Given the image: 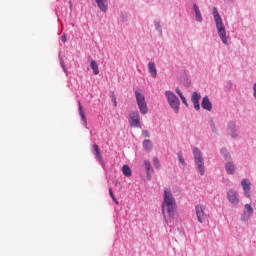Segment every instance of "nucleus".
I'll use <instances>...</instances> for the list:
<instances>
[{
	"mask_svg": "<svg viewBox=\"0 0 256 256\" xmlns=\"http://www.w3.org/2000/svg\"><path fill=\"white\" fill-rule=\"evenodd\" d=\"M194 105V109H196V111H199V109H201V106L199 105V102H192Z\"/></svg>",
	"mask_w": 256,
	"mask_h": 256,
	"instance_id": "nucleus-29",
	"label": "nucleus"
},
{
	"mask_svg": "<svg viewBox=\"0 0 256 256\" xmlns=\"http://www.w3.org/2000/svg\"><path fill=\"white\" fill-rule=\"evenodd\" d=\"M181 101L183 104H185L186 107H189V104L187 103V99L185 98V96L180 97Z\"/></svg>",
	"mask_w": 256,
	"mask_h": 256,
	"instance_id": "nucleus-28",
	"label": "nucleus"
},
{
	"mask_svg": "<svg viewBox=\"0 0 256 256\" xmlns=\"http://www.w3.org/2000/svg\"><path fill=\"white\" fill-rule=\"evenodd\" d=\"M90 67H91L94 75H97L99 73V65L97 64V61L92 60L90 63Z\"/></svg>",
	"mask_w": 256,
	"mask_h": 256,
	"instance_id": "nucleus-17",
	"label": "nucleus"
},
{
	"mask_svg": "<svg viewBox=\"0 0 256 256\" xmlns=\"http://www.w3.org/2000/svg\"><path fill=\"white\" fill-rule=\"evenodd\" d=\"M144 133H145L146 137H149V132L145 131Z\"/></svg>",
	"mask_w": 256,
	"mask_h": 256,
	"instance_id": "nucleus-34",
	"label": "nucleus"
},
{
	"mask_svg": "<svg viewBox=\"0 0 256 256\" xmlns=\"http://www.w3.org/2000/svg\"><path fill=\"white\" fill-rule=\"evenodd\" d=\"M199 99H201V95L197 92H193L191 96V101L192 102H199Z\"/></svg>",
	"mask_w": 256,
	"mask_h": 256,
	"instance_id": "nucleus-22",
	"label": "nucleus"
},
{
	"mask_svg": "<svg viewBox=\"0 0 256 256\" xmlns=\"http://www.w3.org/2000/svg\"><path fill=\"white\" fill-rule=\"evenodd\" d=\"M122 172H123V175H125V177H131L132 175L131 168H129V165H124L122 167Z\"/></svg>",
	"mask_w": 256,
	"mask_h": 256,
	"instance_id": "nucleus-19",
	"label": "nucleus"
},
{
	"mask_svg": "<svg viewBox=\"0 0 256 256\" xmlns=\"http://www.w3.org/2000/svg\"><path fill=\"white\" fill-rule=\"evenodd\" d=\"M227 199L232 205H238L239 204V197L237 196V192L235 190H229L227 192Z\"/></svg>",
	"mask_w": 256,
	"mask_h": 256,
	"instance_id": "nucleus-8",
	"label": "nucleus"
},
{
	"mask_svg": "<svg viewBox=\"0 0 256 256\" xmlns=\"http://www.w3.org/2000/svg\"><path fill=\"white\" fill-rule=\"evenodd\" d=\"M225 169L228 175H233L235 173V164H233V161H228L225 164Z\"/></svg>",
	"mask_w": 256,
	"mask_h": 256,
	"instance_id": "nucleus-13",
	"label": "nucleus"
},
{
	"mask_svg": "<svg viewBox=\"0 0 256 256\" xmlns=\"http://www.w3.org/2000/svg\"><path fill=\"white\" fill-rule=\"evenodd\" d=\"M78 105H79V115L81 116V119L84 125H87V118L85 117V112L83 111V106H81V102H79Z\"/></svg>",
	"mask_w": 256,
	"mask_h": 256,
	"instance_id": "nucleus-18",
	"label": "nucleus"
},
{
	"mask_svg": "<svg viewBox=\"0 0 256 256\" xmlns=\"http://www.w3.org/2000/svg\"><path fill=\"white\" fill-rule=\"evenodd\" d=\"M221 153L224 155L226 159H229V154L227 153V149H222Z\"/></svg>",
	"mask_w": 256,
	"mask_h": 256,
	"instance_id": "nucleus-30",
	"label": "nucleus"
},
{
	"mask_svg": "<svg viewBox=\"0 0 256 256\" xmlns=\"http://www.w3.org/2000/svg\"><path fill=\"white\" fill-rule=\"evenodd\" d=\"M61 39H62L63 43H66L67 42V35L64 34Z\"/></svg>",
	"mask_w": 256,
	"mask_h": 256,
	"instance_id": "nucleus-32",
	"label": "nucleus"
},
{
	"mask_svg": "<svg viewBox=\"0 0 256 256\" xmlns=\"http://www.w3.org/2000/svg\"><path fill=\"white\" fill-rule=\"evenodd\" d=\"M193 155H194V161L195 165L200 173V175H205V162L203 160V155L201 154V150L199 148L194 147L193 148Z\"/></svg>",
	"mask_w": 256,
	"mask_h": 256,
	"instance_id": "nucleus-3",
	"label": "nucleus"
},
{
	"mask_svg": "<svg viewBox=\"0 0 256 256\" xmlns=\"http://www.w3.org/2000/svg\"><path fill=\"white\" fill-rule=\"evenodd\" d=\"M136 103L141 115H147L149 113V108H147V102L145 101V96L139 91H135Z\"/></svg>",
	"mask_w": 256,
	"mask_h": 256,
	"instance_id": "nucleus-4",
	"label": "nucleus"
},
{
	"mask_svg": "<svg viewBox=\"0 0 256 256\" xmlns=\"http://www.w3.org/2000/svg\"><path fill=\"white\" fill-rule=\"evenodd\" d=\"M246 197H251V182L247 179H243L241 182Z\"/></svg>",
	"mask_w": 256,
	"mask_h": 256,
	"instance_id": "nucleus-9",
	"label": "nucleus"
},
{
	"mask_svg": "<svg viewBox=\"0 0 256 256\" xmlns=\"http://www.w3.org/2000/svg\"><path fill=\"white\" fill-rule=\"evenodd\" d=\"M153 163H154V167H156V169H159L161 167V165L159 163V158L154 157L153 158Z\"/></svg>",
	"mask_w": 256,
	"mask_h": 256,
	"instance_id": "nucleus-24",
	"label": "nucleus"
},
{
	"mask_svg": "<svg viewBox=\"0 0 256 256\" xmlns=\"http://www.w3.org/2000/svg\"><path fill=\"white\" fill-rule=\"evenodd\" d=\"M193 9L195 11L196 21H198V23H203V16L201 15V10H199V6H197V4H194Z\"/></svg>",
	"mask_w": 256,
	"mask_h": 256,
	"instance_id": "nucleus-15",
	"label": "nucleus"
},
{
	"mask_svg": "<svg viewBox=\"0 0 256 256\" xmlns=\"http://www.w3.org/2000/svg\"><path fill=\"white\" fill-rule=\"evenodd\" d=\"M175 91L179 97H183V93L181 92V90H179V88H176Z\"/></svg>",
	"mask_w": 256,
	"mask_h": 256,
	"instance_id": "nucleus-31",
	"label": "nucleus"
},
{
	"mask_svg": "<svg viewBox=\"0 0 256 256\" xmlns=\"http://www.w3.org/2000/svg\"><path fill=\"white\" fill-rule=\"evenodd\" d=\"M155 27H156L157 31H159L160 33L163 32V30L161 29V24L159 22L155 23Z\"/></svg>",
	"mask_w": 256,
	"mask_h": 256,
	"instance_id": "nucleus-27",
	"label": "nucleus"
},
{
	"mask_svg": "<svg viewBox=\"0 0 256 256\" xmlns=\"http://www.w3.org/2000/svg\"><path fill=\"white\" fill-rule=\"evenodd\" d=\"M111 99L114 107H117V97H115V93L111 95Z\"/></svg>",
	"mask_w": 256,
	"mask_h": 256,
	"instance_id": "nucleus-25",
	"label": "nucleus"
},
{
	"mask_svg": "<svg viewBox=\"0 0 256 256\" xmlns=\"http://www.w3.org/2000/svg\"><path fill=\"white\" fill-rule=\"evenodd\" d=\"M195 211L198 222L205 223V220L207 219V214L205 213V211H207V207H205L203 204L196 205Z\"/></svg>",
	"mask_w": 256,
	"mask_h": 256,
	"instance_id": "nucleus-7",
	"label": "nucleus"
},
{
	"mask_svg": "<svg viewBox=\"0 0 256 256\" xmlns=\"http://www.w3.org/2000/svg\"><path fill=\"white\" fill-rule=\"evenodd\" d=\"M178 159H179V162L181 163V165H183L185 167L186 163H185V160L183 159V155L178 154Z\"/></svg>",
	"mask_w": 256,
	"mask_h": 256,
	"instance_id": "nucleus-26",
	"label": "nucleus"
},
{
	"mask_svg": "<svg viewBox=\"0 0 256 256\" xmlns=\"http://www.w3.org/2000/svg\"><path fill=\"white\" fill-rule=\"evenodd\" d=\"M143 147L146 151H151V149H153V143H151V140H144Z\"/></svg>",
	"mask_w": 256,
	"mask_h": 256,
	"instance_id": "nucleus-20",
	"label": "nucleus"
},
{
	"mask_svg": "<svg viewBox=\"0 0 256 256\" xmlns=\"http://www.w3.org/2000/svg\"><path fill=\"white\" fill-rule=\"evenodd\" d=\"M212 13L216 23L218 35L222 43H224V45H227V31L225 30V26L223 25V19H221V16L219 15V11H217V7H214L212 9Z\"/></svg>",
	"mask_w": 256,
	"mask_h": 256,
	"instance_id": "nucleus-2",
	"label": "nucleus"
},
{
	"mask_svg": "<svg viewBox=\"0 0 256 256\" xmlns=\"http://www.w3.org/2000/svg\"><path fill=\"white\" fill-rule=\"evenodd\" d=\"M109 195L113 199L114 203H116V205H119V201L117 200V198H115V194H113V189L111 188H109Z\"/></svg>",
	"mask_w": 256,
	"mask_h": 256,
	"instance_id": "nucleus-23",
	"label": "nucleus"
},
{
	"mask_svg": "<svg viewBox=\"0 0 256 256\" xmlns=\"http://www.w3.org/2000/svg\"><path fill=\"white\" fill-rule=\"evenodd\" d=\"M201 105L206 111H211L213 109V104L211 103V100H209L208 96H205L202 99Z\"/></svg>",
	"mask_w": 256,
	"mask_h": 256,
	"instance_id": "nucleus-11",
	"label": "nucleus"
},
{
	"mask_svg": "<svg viewBox=\"0 0 256 256\" xmlns=\"http://www.w3.org/2000/svg\"><path fill=\"white\" fill-rule=\"evenodd\" d=\"M244 207L248 214V217H253V207H251V205H249V204H245Z\"/></svg>",
	"mask_w": 256,
	"mask_h": 256,
	"instance_id": "nucleus-21",
	"label": "nucleus"
},
{
	"mask_svg": "<svg viewBox=\"0 0 256 256\" xmlns=\"http://www.w3.org/2000/svg\"><path fill=\"white\" fill-rule=\"evenodd\" d=\"M129 123L130 127H136L138 129H141V116L139 115V111L130 112Z\"/></svg>",
	"mask_w": 256,
	"mask_h": 256,
	"instance_id": "nucleus-6",
	"label": "nucleus"
},
{
	"mask_svg": "<svg viewBox=\"0 0 256 256\" xmlns=\"http://www.w3.org/2000/svg\"><path fill=\"white\" fill-rule=\"evenodd\" d=\"M95 3L96 5H98L100 11H102L103 13H107V9L109 7V3L107 2V0H95Z\"/></svg>",
	"mask_w": 256,
	"mask_h": 256,
	"instance_id": "nucleus-10",
	"label": "nucleus"
},
{
	"mask_svg": "<svg viewBox=\"0 0 256 256\" xmlns=\"http://www.w3.org/2000/svg\"><path fill=\"white\" fill-rule=\"evenodd\" d=\"M148 71L151 74V77H153V79L157 78V67L155 66L154 62L148 63Z\"/></svg>",
	"mask_w": 256,
	"mask_h": 256,
	"instance_id": "nucleus-12",
	"label": "nucleus"
},
{
	"mask_svg": "<svg viewBox=\"0 0 256 256\" xmlns=\"http://www.w3.org/2000/svg\"><path fill=\"white\" fill-rule=\"evenodd\" d=\"M212 131L213 133H217V128H215V125H212Z\"/></svg>",
	"mask_w": 256,
	"mask_h": 256,
	"instance_id": "nucleus-33",
	"label": "nucleus"
},
{
	"mask_svg": "<svg viewBox=\"0 0 256 256\" xmlns=\"http://www.w3.org/2000/svg\"><path fill=\"white\" fill-rule=\"evenodd\" d=\"M144 163L147 171V176L149 177L153 175V166H151V162H149V160H145Z\"/></svg>",
	"mask_w": 256,
	"mask_h": 256,
	"instance_id": "nucleus-16",
	"label": "nucleus"
},
{
	"mask_svg": "<svg viewBox=\"0 0 256 256\" xmlns=\"http://www.w3.org/2000/svg\"><path fill=\"white\" fill-rule=\"evenodd\" d=\"M175 198L173 197V193L169 188H165L164 190V201L162 203V213L165 215V209L169 215V217H173L175 215Z\"/></svg>",
	"mask_w": 256,
	"mask_h": 256,
	"instance_id": "nucleus-1",
	"label": "nucleus"
},
{
	"mask_svg": "<svg viewBox=\"0 0 256 256\" xmlns=\"http://www.w3.org/2000/svg\"><path fill=\"white\" fill-rule=\"evenodd\" d=\"M93 153H94V155H96V157L100 161V163H103V155H101V150L99 149V145H97V144L93 145Z\"/></svg>",
	"mask_w": 256,
	"mask_h": 256,
	"instance_id": "nucleus-14",
	"label": "nucleus"
},
{
	"mask_svg": "<svg viewBox=\"0 0 256 256\" xmlns=\"http://www.w3.org/2000/svg\"><path fill=\"white\" fill-rule=\"evenodd\" d=\"M165 96L167 98V101L172 107V109L175 111V113H179V105H181V102L179 101V98L173 91H166Z\"/></svg>",
	"mask_w": 256,
	"mask_h": 256,
	"instance_id": "nucleus-5",
	"label": "nucleus"
}]
</instances>
